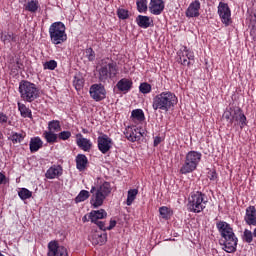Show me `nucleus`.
Masks as SVG:
<instances>
[{
	"mask_svg": "<svg viewBox=\"0 0 256 256\" xmlns=\"http://www.w3.org/2000/svg\"><path fill=\"white\" fill-rule=\"evenodd\" d=\"M111 191V183L109 182H103L99 186H92L90 190V205L94 209H99L105 202V199L111 195Z\"/></svg>",
	"mask_w": 256,
	"mask_h": 256,
	"instance_id": "3",
	"label": "nucleus"
},
{
	"mask_svg": "<svg viewBox=\"0 0 256 256\" xmlns=\"http://www.w3.org/2000/svg\"><path fill=\"white\" fill-rule=\"evenodd\" d=\"M43 137L47 143H57L58 136H57V134H55V132H52L51 130L44 131Z\"/></svg>",
	"mask_w": 256,
	"mask_h": 256,
	"instance_id": "33",
	"label": "nucleus"
},
{
	"mask_svg": "<svg viewBox=\"0 0 256 256\" xmlns=\"http://www.w3.org/2000/svg\"><path fill=\"white\" fill-rule=\"evenodd\" d=\"M25 139V132H15L12 131L8 137L9 141H12L13 145L21 143Z\"/></svg>",
	"mask_w": 256,
	"mask_h": 256,
	"instance_id": "28",
	"label": "nucleus"
},
{
	"mask_svg": "<svg viewBox=\"0 0 256 256\" xmlns=\"http://www.w3.org/2000/svg\"><path fill=\"white\" fill-rule=\"evenodd\" d=\"M29 147L31 153H37V151L43 147V140H41L39 136L32 137L30 139Z\"/></svg>",
	"mask_w": 256,
	"mask_h": 256,
	"instance_id": "26",
	"label": "nucleus"
},
{
	"mask_svg": "<svg viewBox=\"0 0 256 256\" xmlns=\"http://www.w3.org/2000/svg\"><path fill=\"white\" fill-rule=\"evenodd\" d=\"M162 141H163V138H161L160 136L154 137V142H153L154 147L159 146Z\"/></svg>",
	"mask_w": 256,
	"mask_h": 256,
	"instance_id": "49",
	"label": "nucleus"
},
{
	"mask_svg": "<svg viewBox=\"0 0 256 256\" xmlns=\"http://www.w3.org/2000/svg\"><path fill=\"white\" fill-rule=\"evenodd\" d=\"M117 16L122 20L129 19V11L123 8H119L117 10Z\"/></svg>",
	"mask_w": 256,
	"mask_h": 256,
	"instance_id": "45",
	"label": "nucleus"
},
{
	"mask_svg": "<svg viewBox=\"0 0 256 256\" xmlns=\"http://www.w3.org/2000/svg\"><path fill=\"white\" fill-rule=\"evenodd\" d=\"M0 256H5V255H3V253L0 252Z\"/></svg>",
	"mask_w": 256,
	"mask_h": 256,
	"instance_id": "56",
	"label": "nucleus"
},
{
	"mask_svg": "<svg viewBox=\"0 0 256 256\" xmlns=\"http://www.w3.org/2000/svg\"><path fill=\"white\" fill-rule=\"evenodd\" d=\"M136 23L138 27H141V29H149L153 20H151V17L149 16L138 15L136 17Z\"/></svg>",
	"mask_w": 256,
	"mask_h": 256,
	"instance_id": "23",
	"label": "nucleus"
},
{
	"mask_svg": "<svg viewBox=\"0 0 256 256\" xmlns=\"http://www.w3.org/2000/svg\"><path fill=\"white\" fill-rule=\"evenodd\" d=\"M105 217H107V211H105V209L92 210L90 212L91 223H97L99 219H105Z\"/></svg>",
	"mask_w": 256,
	"mask_h": 256,
	"instance_id": "27",
	"label": "nucleus"
},
{
	"mask_svg": "<svg viewBox=\"0 0 256 256\" xmlns=\"http://www.w3.org/2000/svg\"><path fill=\"white\" fill-rule=\"evenodd\" d=\"M207 177L213 183H217V181H219V175L217 174V171L215 169H209V171L207 172Z\"/></svg>",
	"mask_w": 256,
	"mask_h": 256,
	"instance_id": "42",
	"label": "nucleus"
},
{
	"mask_svg": "<svg viewBox=\"0 0 256 256\" xmlns=\"http://www.w3.org/2000/svg\"><path fill=\"white\" fill-rule=\"evenodd\" d=\"M48 131L58 133L61 131V122L59 120H52L48 123Z\"/></svg>",
	"mask_w": 256,
	"mask_h": 256,
	"instance_id": "35",
	"label": "nucleus"
},
{
	"mask_svg": "<svg viewBox=\"0 0 256 256\" xmlns=\"http://www.w3.org/2000/svg\"><path fill=\"white\" fill-rule=\"evenodd\" d=\"M179 103V99L177 95L171 91H164L159 94H156L152 98V109L154 111H171V109H175V105Z\"/></svg>",
	"mask_w": 256,
	"mask_h": 256,
	"instance_id": "2",
	"label": "nucleus"
},
{
	"mask_svg": "<svg viewBox=\"0 0 256 256\" xmlns=\"http://www.w3.org/2000/svg\"><path fill=\"white\" fill-rule=\"evenodd\" d=\"M1 41H3V43H17V35L13 32H4L1 35Z\"/></svg>",
	"mask_w": 256,
	"mask_h": 256,
	"instance_id": "30",
	"label": "nucleus"
},
{
	"mask_svg": "<svg viewBox=\"0 0 256 256\" xmlns=\"http://www.w3.org/2000/svg\"><path fill=\"white\" fill-rule=\"evenodd\" d=\"M88 163L89 159H87L85 154H78L76 156V169H78V171H85Z\"/></svg>",
	"mask_w": 256,
	"mask_h": 256,
	"instance_id": "24",
	"label": "nucleus"
},
{
	"mask_svg": "<svg viewBox=\"0 0 256 256\" xmlns=\"http://www.w3.org/2000/svg\"><path fill=\"white\" fill-rule=\"evenodd\" d=\"M82 133L87 134V133H89V130H88V129L83 128V129H82Z\"/></svg>",
	"mask_w": 256,
	"mask_h": 256,
	"instance_id": "54",
	"label": "nucleus"
},
{
	"mask_svg": "<svg viewBox=\"0 0 256 256\" xmlns=\"http://www.w3.org/2000/svg\"><path fill=\"white\" fill-rule=\"evenodd\" d=\"M159 213H160L162 219H169V217H171V211L166 206L160 207Z\"/></svg>",
	"mask_w": 256,
	"mask_h": 256,
	"instance_id": "43",
	"label": "nucleus"
},
{
	"mask_svg": "<svg viewBox=\"0 0 256 256\" xmlns=\"http://www.w3.org/2000/svg\"><path fill=\"white\" fill-rule=\"evenodd\" d=\"M5 179H7V176H5V174L0 172V185H3V183L5 182Z\"/></svg>",
	"mask_w": 256,
	"mask_h": 256,
	"instance_id": "52",
	"label": "nucleus"
},
{
	"mask_svg": "<svg viewBox=\"0 0 256 256\" xmlns=\"http://www.w3.org/2000/svg\"><path fill=\"white\" fill-rule=\"evenodd\" d=\"M124 135L128 141H131V143H135L136 141H141V137H143V134L141 131H139L138 128L128 127L124 131Z\"/></svg>",
	"mask_w": 256,
	"mask_h": 256,
	"instance_id": "17",
	"label": "nucleus"
},
{
	"mask_svg": "<svg viewBox=\"0 0 256 256\" xmlns=\"http://www.w3.org/2000/svg\"><path fill=\"white\" fill-rule=\"evenodd\" d=\"M99 237H100V239H102L101 245H103V243H105L107 241V234L100 235Z\"/></svg>",
	"mask_w": 256,
	"mask_h": 256,
	"instance_id": "53",
	"label": "nucleus"
},
{
	"mask_svg": "<svg viewBox=\"0 0 256 256\" xmlns=\"http://www.w3.org/2000/svg\"><path fill=\"white\" fill-rule=\"evenodd\" d=\"M209 199L207 195L201 191L192 192L188 198V211L191 213H201L207 207Z\"/></svg>",
	"mask_w": 256,
	"mask_h": 256,
	"instance_id": "5",
	"label": "nucleus"
},
{
	"mask_svg": "<svg viewBox=\"0 0 256 256\" xmlns=\"http://www.w3.org/2000/svg\"><path fill=\"white\" fill-rule=\"evenodd\" d=\"M203 154L199 151L191 150L186 156L182 167L180 168L181 175H187L189 173H193L199 167V163H201V158Z\"/></svg>",
	"mask_w": 256,
	"mask_h": 256,
	"instance_id": "8",
	"label": "nucleus"
},
{
	"mask_svg": "<svg viewBox=\"0 0 256 256\" xmlns=\"http://www.w3.org/2000/svg\"><path fill=\"white\" fill-rule=\"evenodd\" d=\"M58 139L60 141H67L68 139H71V131H62L58 134Z\"/></svg>",
	"mask_w": 256,
	"mask_h": 256,
	"instance_id": "46",
	"label": "nucleus"
},
{
	"mask_svg": "<svg viewBox=\"0 0 256 256\" xmlns=\"http://www.w3.org/2000/svg\"><path fill=\"white\" fill-rule=\"evenodd\" d=\"M76 137V144L80 147V149H82V151H91V148L93 147L91 140L84 138L83 134L81 133L77 134Z\"/></svg>",
	"mask_w": 256,
	"mask_h": 256,
	"instance_id": "19",
	"label": "nucleus"
},
{
	"mask_svg": "<svg viewBox=\"0 0 256 256\" xmlns=\"http://www.w3.org/2000/svg\"><path fill=\"white\" fill-rule=\"evenodd\" d=\"M43 69L48 71H55L57 69V61L50 60L43 63Z\"/></svg>",
	"mask_w": 256,
	"mask_h": 256,
	"instance_id": "39",
	"label": "nucleus"
},
{
	"mask_svg": "<svg viewBox=\"0 0 256 256\" xmlns=\"http://www.w3.org/2000/svg\"><path fill=\"white\" fill-rule=\"evenodd\" d=\"M244 221H245L246 225H249L250 227H256V208H255V206H248L246 208Z\"/></svg>",
	"mask_w": 256,
	"mask_h": 256,
	"instance_id": "18",
	"label": "nucleus"
},
{
	"mask_svg": "<svg viewBox=\"0 0 256 256\" xmlns=\"http://www.w3.org/2000/svg\"><path fill=\"white\" fill-rule=\"evenodd\" d=\"M18 111L24 119H33V112L24 103L17 102Z\"/></svg>",
	"mask_w": 256,
	"mask_h": 256,
	"instance_id": "25",
	"label": "nucleus"
},
{
	"mask_svg": "<svg viewBox=\"0 0 256 256\" xmlns=\"http://www.w3.org/2000/svg\"><path fill=\"white\" fill-rule=\"evenodd\" d=\"M91 213H89L88 215H84L83 217H82V221H83V223H87V222H89V221H91Z\"/></svg>",
	"mask_w": 256,
	"mask_h": 256,
	"instance_id": "51",
	"label": "nucleus"
},
{
	"mask_svg": "<svg viewBox=\"0 0 256 256\" xmlns=\"http://www.w3.org/2000/svg\"><path fill=\"white\" fill-rule=\"evenodd\" d=\"M91 197V194L87 190H81L79 194L75 197V203H83V201H87Z\"/></svg>",
	"mask_w": 256,
	"mask_h": 256,
	"instance_id": "31",
	"label": "nucleus"
},
{
	"mask_svg": "<svg viewBox=\"0 0 256 256\" xmlns=\"http://www.w3.org/2000/svg\"><path fill=\"white\" fill-rule=\"evenodd\" d=\"M223 117L231 124L237 123L240 129H243L247 125V116H245L243 109L240 107L232 106L226 109L223 113Z\"/></svg>",
	"mask_w": 256,
	"mask_h": 256,
	"instance_id": "9",
	"label": "nucleus"
},
{
	"mask_svg": "<svg viewBox=\"0 0 256 256\" xmlns=\"http://www.w3.org/2000/svg\"><path fill=\"white\" fill-rule=\"evenodd\" d=\"M179 57L178 63H181L184 67H191L193 61H195V53L187 48V46H182L177 52Z\"/></svg>",
	"mask_w": 256,
	"mask_h": 256,
	"instance_id": "10",
	"label": "nucleus"
},
{
	"mask_svg": "<svg viewBox=\"0 0 256 256\" xmlns=\"http://www.w3.org/2000/svg\"><path fill=\"white\" fill-rule=\"evenodd\" d=\"M7 125H11V120H9V116L4 112H0V127H7Z\"/></svg>",
	"mask_w": 256,
	"mask_h": 256,
	"instance_id": "40",
	"label": "nucleus"
},
{
	"mask_svg": "<svg viewBox=\"0 0 256 256\" xmlns=\"http://www.w3.org/2000/svg\"><path fill=\"white\" fill-rule=\"evenodd\" d=\"M138 193H139V190H137V189H130L128 191L127 201H126V204L128 205V207L133 205V201H135V199H137Z\"/></svg>",
	"mask_w": 256,
	"mask_h": 256,
	"instance_id": "34",
	"label": "nucleus"
},
{
	"mask_svg": "<svg viewBox=\"0 0 256 256\" xmlns=\"http://www.w3.org/2000/svg\"><path fill=\"white\" fill-rule=\"evenodd\" d=\"M151 90H152L151 84H149L147 82H143L139 86V91H140V93H143V95L149 94L151 92Z\"/></svg>",
	"mask_w": 256,
	"mask_h": 256,
	"instance_id": "41",
	"label": "nucleus"
},
{
	"mask_svg": "<svg viewBox=\"0 0 256 256\" xmlns=\"http://www.w3.org/2000/svg\"><path fill=\"white\" fill-rule=\"evenodd\" d=\"M149 11L152 15H161L165 11V1L163 0H150Z\"/></svg>",
	"mask_w": 256,
	"mask_h": 256,
	"instance_id": "15",
	"label": "nucleus"
},
{
	"mask_svg": "<svg viewBox=\"0 0 256 256\" xmlns=\"http://www.w3.org/2000/svg\"><path fill=\"white\" fill-rule=\"evenodd\" d=\"M218 15L223 25H225L226 27H229V25H231V8H229V4L225 2H219Z\"/></svg>",
	"mask_w": 256,
	"mask_h": 256,
	"instance_id": "13",
	"label": "nucleus"
},
{
	"mask_svg": "<svg viewBox=\"0 0 256 256\" xmlns=\"http://www.w3.org/2000/svg\"><path fill=\"white\" fill-rule=\"evenodd\" d=\"M253 232H251V230L249 229H245L242 235V239L245 243H253Z\"/></svg>",
	"mask_w": 256,
	"mask_h": 256,
	"instance_id": "38",
	"label": "nucleus"
},
{
	"mask_svg": "<svg viewBox=\"0 0 256 256\" xmlns=\"http://www.w3.org/2000/svg\"><path fill=\"white\" fill-rule=\"evenodd\" d=\"M92 223H95V225H97V227H99V229H101V231H107V227L105 226V222L96 220V222H92Z\"/></svg>",
	"mask_w": 256,
	"mask_h": 256,
	"instance_id": "48",
	"label": "nucleus"
},
{
	"mask_svg": "<svg viewBox=\"0 0 256 256\" xmlns=\"http://www.w3.org/2000/svg\"><path fill=\"white\" fill-rule=\"evenodd\" d=\"M131 118L136 121H145V113L141 109H135L131 112Z\"/></svg>",
	"mask_w": 256,
	"mask_h": 256,
	"instance_id": "36",
	"label": "nucleus"
},
{
	"mask_svg": "<svg viewBox=\"0 0 256 256\" xmlns=\"http://www.w3.org/2000/svg\"><path fill=\"white\" fill-rule=\"evenodd\" d=\"M9 69L13 75H18L19 71L23 69V62L21 61V58L17 57L11 59L9 63Z\"/></svg>",
	"mask_w": 256,
	"mask_h": 256,
	"instance_id": "22",
	"label": "nucleus"
},
{
	"mask_svg": "<svg viewBox=\"0 0 256 256\" xmlns=\"http://www.w3.org/2000/svg\"><path fill=\"white\" fill-rule=\"evenodd\" d=\"M200 10H201V2H199V0H195L189 4L185 12V15L189 19L194 17H199V15H201V13H199Z\"/></svg>",
	"mask_w": 256,
	"mask_h": 256,
	"instance_id": "16",
	"label": "nucleus"
},
{
	"mask_svg": "<svg viewBox=\"0 0 256 256\" xmlns=\"http://www.w3.org/2000/svg\"><path fill=\"white\" fill-rule=\"evenodd\" d=\"M48 256H69L67 248L59 246L57 241H50L48 243Z\"/></svg>",
	"mask_w": 256,
	"mask_h": 256,
	"instance_id": "14",
	"label": "nucleus"
},
{
	"mask_svg": "<svg viewBox=\"0 0 256 256\" xmlns=\"http://www.w3.org/2000/svg\"><path fill=\"white\" fill-rule=\"evenodd\" d=\"M74 87L77 91H81V89H83V79L79 78V77H74Z\"/></svg>",
	"mask_w": 256,
	"mask_h": 256,
	"instance_id": "47",
	"label": "nucleus"
},
{
	"mask_svg": "<svg viewBox=\"0 0 256 256\" xmlns=\"http://www.w3.org/2000/svg\"><path fill=\"white\" fill-rule=\"evenodd\" d=\"M18 93L20 99L24 101V103H33V101H37V99L41 97V90L37 84L32 83L29 80L20 81Z\"/></svg>",
	"mask_w": 256,
	"mask_h": 256,
	"instance_id": "4",
	"label": "nucleus"
},
{
	"mask_svg": "<svg viewBox=\"0 0 256 256\" xmlns=\"http://www.w3.org/2000/svg\"><path fill=\"white\" fill-rule=\"evenodd\" d=\"M119 74V66L116 62H102L98 68V81L100 83H109L110 80L115 79Z\"/></svg>",
	"mask_w": 256,
	"mask_h": 256,
	"instance_id": "7",
	"label": "nucleus"
},
{
	"mask_svg": "<svg viewBox=\"0 0 256 256\" xmlns=\"http://www.w3.org/2000/svg\"><path fill=\"white\" fill-rule=\"evenodd\" d=\"M85 54H86V58L88 59V61H95V57H96V54H95V50H93V48H87L85 50Z\"/></svg>",
	"mask_w": 256,
	"mask_h": 256,
	"instance_id": "44",
	"label": "nucleus"
},
{
	"mask_svg": "<svg viewBox=\"0 0 256 256\" xmlns=\"http://www.w3.org/2000/svg\"><path fill=\"white\" fill-rule=\"evenodd\" d=\"M255 33V31L251 30L250 31V35H253Z\"/></svg>",
	"mask_w": 256,
	"mask_h": 256,
	"instance_id": "55",
	"label": "nucleus"
},
{
	"mask_svg": "<svg viewBox=\"0 0 256 256\" xmlns=\"http://www.w3.org/2000/svg\"><path fill=\"white\" fill-rule=\"evenodd\" d=\"M116 87L122 93H129L133 89V81L127 78H122L116 84Z\"/></svg>",
	"mask_w": 256,
	"mask_h": 256,
	"instance_id": "20",
	"label": "nucleus"
},
{
	"mask_svg": "<svg viewBox=\"0 0 256 256\" xmlns=\"http://www.w3.org/2000/svg\"><path fill=\"white\" fill-rule=\"evenodd\" d=\"M89 93L91 99L96 102L103 101L107 97V90L101 83L90 86Z\"/></svg>",
	"mask_w": 256,
	"mask_h": 256,
	"instance_id": "12",
	"label": "nucleus"
},
{
	"mask_svg": "<svg viewBox=\"0 0 256 256\" xmlns=\"http://www.w3.org/2000/svg\"><path fill=\"white\" fill-rule=\"evenodd\" d=\"M67 28L61 21L54 22L50 25L48 33L52 45H63L67 41Z\"/></svg>",
	"mask_w": 256,
	"mask_h": 256,
	"instance_id": "6",
	"label": "nucleus"
},
{
	"mask_svg": "<svg viewBox=\"0 0 256 256\" xmlns=\"http://www.w3.org/2000/svg\"><path fill=\"white\" fill-rule=\"evenodd\" d=\"M117 225V221L110 220V224L108 227H106V231H111V229H114V227Z\"/></svg>",
	"mask_w": 256,
	"mask_h": 256,
	"instance_id": "50",
	"label": "nucleus"
},
{
	"mask_svg": "<svg viewBox=\"0 0 256 256\" xmlns=\"http://www.w3.org/2000/svg\"><path fill=\"white\" fill-rule=\"evenodd\" d=\"M216 228L221 235L220 245L223 251L226 253H235L239 239L235 235L231 224L225 221H219L216 223Z\"/></svg>",
	"mask_w": 256,
	"mask_h": 256,
	"instance_id": "1",
	"label": "nucleus"
},
{
	"mask_svg": "<svg viewBox=\"0 0 256 256\" xmlns=\"http://www.w3.org/2000/svg\"><path fill=\"white\" fill-rule=\"evenodd\" d=\"M63 175V167L60 165H53L50 167L45 174L46 179H57Z\"/></svg>",
	"mask_w": 256,
	"mask_h": 256,
	"instance_id": "21",
	"label": "nucleus"
},
{
	"mask_svg": "<svg viewBox=\"0 0 256 256\" xmlns=\"http://www.w3.org/2000/svg\"><path fill=\"white\" fill-rule=\"evenodd\" d=\"M41 5H39V0H30L26 4H24L25 11H29V13H36L39 11Z\"/></svg>",
	"mask_w": 256,
	"mask_h": 256,
	"instance_id": "29",
	"label": "nucleus"
},
{
	"mask_svg": "<svg viewBox=\"0 0 256 256\" xmlns=\"http://www.w3.org/2000/svg\"><path fill=\"white\" fill-rule=\"evenodd\" d=\"M98 151L102 153V155H107L113 149V139L109 137L107 134H102L97 138Z\"/></svg>",
	"mask_w": 256,
	"mask_h": 256,
	"instance_id": "11",
	"label": "nucleus"
},
{
	"mask_svg": "<svg viewBox=\"0 0 256 256\" xmlns=\"http://www.w3.org/2000/svg\"><path fill=\"white\" fill-rule=\"evenodd\" d=\"M136 7L138 13H147V0H136Z\"/></svg>",
	"mask_w": 256,
	"mask_h": 256,
	"instance_id": "37",
	"label": "nucleus"
},
{
	"mask_svg": "<svg viewBox=\"0 0 256 256\" xmlns=\"http://www.w3.org/2000/svg\"><path fill=\"white\" fill-rule=\"evenodd\" d=\"M18 196L20 197V199L22 201H27V199H31L33 197V192H31L29 189L27 188H21L18 191Z\"/></svg>",
	"mask_w": 256,
	"mask_h": 256,
	"instance_id": "32",
	"label": "nucleus"
}]
</instances>
